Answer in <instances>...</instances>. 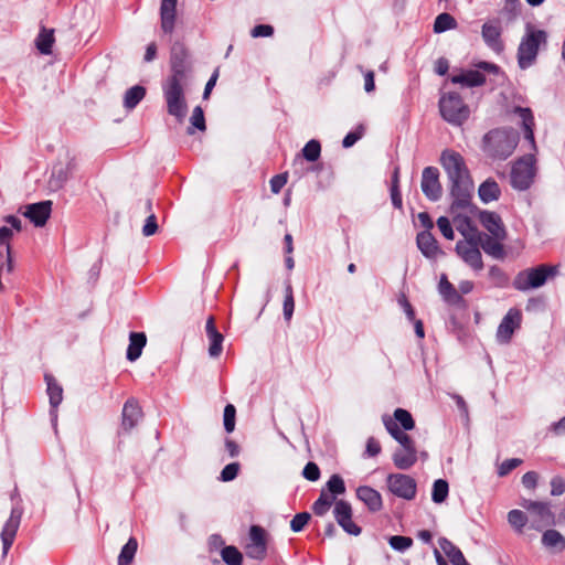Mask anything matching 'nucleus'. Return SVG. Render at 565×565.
Listing matches in <instances>:
<instances>
[{
	"instance_id": "e2e57ef3",
	"label": "nucleus",
	"mask_w": 565,
	"mask_h": 565,
	"mask_svg": "<svg viewBox=\"0 0 565 565\" xmlns=\"http://www.w3.org/2000/svg\"><path fill=\"white\" fill-rule=\"evenodd\" d=\"M302 475L309 481H317L320 478V469L317 463L309 461L305 466Z\"/></svg>"
},
{
	"instance_id": "39448f33",
	"label": "nucleus",
	"mask_w": 565,
	"mask_h": 565,
	"mask_svg": "<svg viewBox=\"0 0 565 565\" xmlns=\"http://www.w3.org/2000/svg\"><path fill=\"white\" fill-rule=\"evenodd\" d=\"M441 117L454 126H461L470 116V109L458 93L444 94L439 99Z\"/></svg>"
},
{
	"instance_id": "7ed1b4c3",
	"label": "nucleus",
	"mask_w": 565,
	"mask_h": 565,
	"mask_svg": "<svg viewBox=\"0 0 565 565\" xmlns=\"http://www.w3.org/2000/svg\"><path fill=\"white\" fill-rule=\"evenodd\" d=\"M186 82L166 81L162 85L163 97L167 104V111L173 116L178 122H182L188 113L185 99Z\"/></svg>"
},
{
	"instance_id": "4c0bfd02",
	"label": "nucleus",
	"mask_w": 565,
	"mask_h": 565,
	"mask_svg": "<svg viewBox=\"0 0 565 565\" xmlns=\"http://www.w3.org/2000/svg\"><path fill=\"white\" fill-rule=\"evenodd\" d=\"M439 546L443 552L447 555L452 565H458L465 556L462 552L448 539L441 537L439 540Z\"/></svg>"
},
{
	"instance_id": "dca6fc26",
	"label": "nucleus",
	"mask_w": 565,
	"mask_h": 565,
	"mask_svg": "<svg viewBox=\"0 0 565 565\" xmlns=\"http://www.w3.org/2000/svg\"><path fill=\"white\" fill-rule=\"evenodd\" d=\"M52 212V202L42 201L38 203L28 204L23 215L28 217L35 226H44Z\"/></svg>"
},
{
	"instance_id": "f03ea898",
	"label": "nucleus",
	"mask_w": 565,
	"mask_h": 565,
	"mask_svg": "<svg viewBox=\"0 0 565 565\" xmlns=\"http://www.w3.org/2000/svg\"><path fill=\"white\" fill-rule=\"evenodd\" d=\"M519 134L513 129L494 128L482 138V151L494 160H505L515 150Z\"/></svg>"
},
{
	"instance_id": "49530a36",
	"label": "nucleus",
	"mask_w": 565,
	"mask_h": 565,
	"mask_svg": "<svg viewBox=\"0 0 565 565\" xmlns=\"http://www.w3.org/2000/svg\"><path fill=\"white\" fill-rule=\"evenodd\" d=\"M489 278L492 280L493 286L504 288L509 284V277L499 266H491L489 269Z\"/></svg>"
},
{
	"instance_id": "7c9ffc66",
	"label": "nucleus",
	"mask_w": 565,
	"mask_h": 565,
	"mask_svg": "<svg viewBox=\"0 0 565 565\" xmlns=\"http://www.w3.org/2000/svg\"><path fill=\"white\" fill-rule=\"evenodd\" d=\"M147 343V337L143 332H131L129 335V345L127 349V359L136 361L142 352Z\"/></svg>"
},
{
	"instance_id": "20e7f679",
	"label": "nucleus",
	"mask_w": 565,
	"mask_h": 565,
	"mask_svg": "<svg viewBox=\"0 0 565 565\" xmlns=\"http://www.w3.org/2000/svg\"><path fill=\"white\" fill-rule=\"evenodd\" d=\"M557 274V267L542 264L534 268H527L518 273L513 279V287L520 291L542 287L550 277Z\"/></svg>"
},
{
	"instance_id": "e433bc0d",
	"label": "nucleus",
	"mask_w": 565,
	"mask_h": 565,
	"mask_svg": "<svg viewBox=\"0 0 565 565\" xmlns=\"http://www.w3.org/2000/svg\"><path fill=\"white\" fill-rule=\"evenodd\" d=\"M335 502L334 495L322 490L319 498L312 504V511L316 515L322 516L333 504L335 505Z\"/></svg>"
},
{
	"instance_id": "a19ab883",
	"label": "nucleus",
	"mask_w": 565,
	"mask_h": 565,
	"mask_svg": "<svg viewBox=\"0 0 565 565\" xmlns=\"http://www.w3.org/2000/svg\"><path fill=\"white\" fill-rule=\"evenodd\" d=\"M221 557L227 565H241L243 561L242 553L233 545L223 546Z\"/></svg>"
},
{
	"instance_id": "ea45409f",
	"label": "nucleus",
	"mask_w": 565,
	"mask_h": 565,
	"mask_svg": "<svg viewBox=\"0 0 565 565\" xmlns=\"http://www.w3.org/2000/svg\"><path fill=\"white\" fill-rule=\"evenodd\" d=\"M457 28V21L456 19L447 12H443L438 14L434 22V32L435 33H443L448 30H454Z\"/></svg>"
},
{
	"instance_id": "9d476101",
	"label": "nucleus",
	"mask_w": 565,
	"mask_h": 565,
	"mask_svg": "<svg viewBox=\"0 0 565 565\" xmlns=\"http://www.w3.org/2000/svg\"><path fill=\"white\" fill-rule=\"evenodd\" d=\"M522 323V312L516 308H511L501 320L495 338L501 344H508L511 342L513 333L520 329Z\"/></svg>"
},
{
	"instance_id": "b1692460",
	"label": "nucleus",
	"mask_w": 565,
	"mask_h": 565,
	"mask_svg": "<svg viewBox=\"0 0 565 565\" xmlns=\"http://www.w3.org/2000/svg\"><path fill=\"white\" fill-rule=\"evenodd\" d=\"M457 230L462 234L465 239L458 241L457 243H469L471 246L480 247L486 233L479 232L478 228L472 224L470 218L466 217Z\"/></svg>"
},
{
	"instance_id": "1a4fd4ad",
	"label": "nucleus",
	"mask_w": 565,
	"mask_h": 565,
	"mask_svg": "<svg viewBox=\"0 0 565 565\" xmlns=\"http://www.w3.org/2000/svg\"><path fill=\"white\" fill-rule=\"evenodd\" d=\"M390 491L402 499L413 500L416 495L417 484L414 478L403 473H391L387 477Z\"/></svg>"
},
{
	"instance_id": "79ce46f5",
	"label": "nucleus",
	"mask_w": 565,
	"mask_h": 565,
	"mask_svg": "<svg viewBox=\"0 0 565 565\" xmlns=\"http://www.w3.org/2000/svg\"><path fill=\"white\" fill-rule=\"evenodd\" d=\"M321 154V145L318 140H309L302 148V156L307 161L313 162L319 159Z\"/></svg>"
},
{
	"instance_id": "ddd939ff",
	"label": "nucleus",
	"mask_w": 565,
	"mask_h": 565,
	"mask_svg": "<svg viewBox=\"0 0 565 565\" xmlns=\"http://www.w3.org/2000/svg\"><path fill=\"white\" fill-rule=\"evenodd\" d=\"M501 20L498 18L488 20L481 28V35L484 43L498 54L502 53L504 50V43L501 39Z\"/></svg>"
},
{
	"instance_id": "3c124183",
	"label": "nucleus",
	"mask_w": 565,
	"mask_h": 565,
	"mask_svg": "<svg viewBox=\"0 0 565 565\" xmlns=\"http://www.w3.org/2000/svg\"><path fill=\"white\" fill-rule=\"evenodd\" d=\"M329 494L338 495L345 492V486L343 479L339 475H333L327 482Z\"/></svg>"
},
{
	"instance_id": "2eb2a0df",
	"label": "nucleus",
	"mask_w": 565,
	"mask_h": 565,
	"mask_svg": "<svg viewBox=\"0 0 565 565\" xmlns=\"http://www.w3.org/2000/svg\"><path fill=\"white\" fill-rule=\"evenodd\" d=\"M142 415L138 401L134 397L128 398L121 412V429L125 433H130L142 418Z\"/></svg>"
},
{
	"instance_id": "6ab92c4d",
	"label": "nucleus",
	"mask_w": 565,
	"mask_h": 565,
	"mask_svg": "<svg viewBox=\"0 0 565 565\" xmlns=\"http://www.w3.org/2000/svg\"><path fill=\"white\" fill-rule=\"evenodd\" d=\"M20 521L21 512L18 509H13L11 511L10 518L6 522L1 532V540L4 553H7L11 545L13 544L14 537L20 525Z\"/></svg>"
},
{
	"instance_id": "c03bdc74",
	"label": "nucleus",
	"mask_w": 565,
	"mask_h": 565,
	"mask_svg": "<svg viewBox=\"0 0 565 565\" xmlns=\"http://www.w3.org/2000/svg\"><path fill=\"white\" fill-rule=\"evenodd\" d=\"M190 121L192 127L188 128L189 135H192L194 132L193 128H196L201 131H204L206 129L204 113L201 106L194 107Z\"/></svg>"
},
{
	"instance_id": "0e129e2a",
	"label": "nucleus",
	"mask_w": 565,
	"mask_h": 565,
	"mask_svg": "<svg viewBox=\"0 0 565 565\" xmlns=\"http://www.w3.org/2000/svg\"><path fill=\"white\" fill-rule=\"evenodd\" d=\"M382 451L380 441L374 437H369L366 440L365 455L367 457H375Z\"/></svg>"
},
{
	"instance_id": "473e14b6",
	"label": "nucleus",
	"mask_w": 565,
	"mask_h": 565,
	"mask_svg": "<svg viewBox=\"0 0 565 565\" xmlns=\"http://www.w3.org/2000/svg\"><path fill=\"white\" fill-rule=\"evenodd\" d=\"M439 292L443 298L451 305H458L462 301V297L455 286L447 279L446 275H443L439 281Z\"/></svg>"
},
{
	"instance_id": "bf43d9fd",
	"label": "nucleus",
	"mask_w": 565,
	"mask_h": 565,
	"mask_svg": "<svg viewBox=\"0 0 565 565\" xmlns=\"http://www.w3.org/2000/svg\"><path fill=\"white\" fill-rule=\"evenodd\" d=\"M287 180V173L274 175L269 181L271 192L274 194H278L281 191V189L286 185Z\"/></svg>"
},
{
	"instance_id": "0eeeda50",
	"label": "nucleus",
	"mask_w": 565,
	"mask_h": 565,
	"mask_svg": "<svg viewBox=\"0 0 565 565\" xmlns=\"http://www.w3.org/2000/svg\"><path fill=\"white\" fill-rule=\"evenodd\" d=\"M535 177V157L526 154L516 160L511 170V184L514 189L526 190Z\"/></svg>"
},
{
	"instance_id": "4d7b16f0",
	"label": "nucleus",
	"mask_w": 565,
	"mask_h": 565,
	"mask_svg": "<svg viewBox=\"0 0 565 565\" xmlns=\"http://www.w3.org/2000/svg\"><path fill=\"white\" fill-rule=\"evenodd\" d=\"M383 424L388 431V434L397 441L399 436H402L405 431H403L398 424L390 416L385 415L383 416Z\"/></svg>"
},
{
	"instance_id": "f3484780",
	"label": "nucleus",
	"mask_w": 565,
	"mask_h": 565,
	"mask_svg": "<svg viewBox=\"0 0 565 565\" xmlns=\"http://www.w3.org/2000/svg\"><path fill=\"white\" fill-rule=\"evenodd\" d=\"M523 507L533 516V522L539 523L540 526H548L555 523L554 514L547 503L540 501H526Z\"/></svg>"
},
{
	"instance_id": "bb28decb",
	"label": "nucleus",
	"mask_w": 565,
	"mask_h": 565,
	"mask_svg": "<svg viewBox=\"0 0 565 565\" xmlns=\"http://www.w3.org/2000/svg\"><path fill=\"white\" fill-rule=\"evenodd\" d=\"M392 460L397 469L408 470L417 462V449L397 448L392 456Z\"/></svg>"
},
{
	"instance_id": "5fc2aeb1",
	"label": "nucleus",
	"mask_w": 565,
	"mask_h": 565,
	"mask_svg": "<svg viewBox=\"0 0 565 565\" xmlns=\"http://www.w3.org/2000/svg\"><path fill=\"white\" fill-rule=\"evenodd\" d=\"M236 408L233 404H227L224 408V428L227 433L235 429Z\"/></svg>"
},
{
	"instance_id": "680f3d73",
	"label": "nucleus",
	"mask_w": 565,
	"mask_h": 565,
	"mask_svg": "<svg viewBox=\"0 0 565 565\" xmlns=\"http://www.w3.org/2000/svg\"><path fill=\"white\" fill-rule=\"evenodd\" d=\"M158 231V223H157V217L154 215V213H150L147 218H146V223L142 227V234L143 236H151V235H154Z\"/></svg>"
},
{
	"instance_id": "9b49d317",
	"label": "nucleus",
	"mask_w": 565,
	"mask_h": 565,
	"mask_svg": "<svg viewBox=\"0 0 565 565\" xmlns=\"http://www.w3.org/2000/svg\"><path fill=\"white\" fill-rule=\"evenodd\" d=\"M248 557L263 561L267 555L266 531L259 525H252L249 529V543L245 546Z\"/></svg>"
},
{
	"instance_id": "de8ad7c7",
	"label": "nucleus",
	"mask_w": 565,
	"mask_h": 565,
	"mask_svg": "<svg viewBox=\"0 0 565 565\" xmlns=\"http://www.w3.org/2000/svg\"><path fill=\"white\" fill-rule=\"evenodd\" d=\"M284 317L289 321L292 317L295 309L294 291L290 284H287L285 288V300H284Z\"/></svg>"
},
{
	"instance_id": "a18cd8bd",
	"label": "nucleus",
	"mask_w": 565,
	"mask_h": 565,
	"mask_svg": "<svg viewBox=\"0 0 565 565\" xmlns=\"http://www.w3.org/2000/svg\"><path fill=\"white\" fill-rule=\"evenodd\" d=\"M396 423H399L404 430H412L415 427V422L412 414L404 408H396L394 411V418Z\"/></svg>"
},
{
	"instance_id": "13d9d810",
	"label": "nucleus",
	"mask_w": 565,
	"mask_h": 565,
	"mask_svg": "<svg viewBox=\"0 0 565 565\" xmlns=\"http://www.w3.org/2000/svg\"><path fill=\"white\" fill-rule=\"evenodd\" d=\"M239 470V463L238 462H232L226 465L223 470L221 471V480L222 481H232L237 477Z\"/></svg>"
},
{
	"instance_id": "8fccbe9b",
	"label": "nucleus",
	"mask_w": 565,
	"mask_h": 565,
	"mask_svg": "<svg viewBox=\"0 0 565 565\" xmlns=\"http://www.w3.org/2000/svg\"><path fill=\"white\" fill-rule=\"evenodd\" d=\"M508 521L511 526L521 532L522 527L526 524L527 518L521 510H511L508 513Z\"/></svg>"
},
{
	"instance_id": "58836bf2",
	"label": "nucleus",
	"mask_w": 565,
	"mask_h": 565,
	"mask_svg": "<svg viewBox=\"0 0 565 565\" xmlns=\"http://www.w3.org/2000/svg\"><path fill=\"white\" fill-rule=\"evenodd\" d=\"M138 548V542L135 537H130L122 546L118 556V565H130L134 561Z\"/></svg>"
},
{
	"instance_id": "338daca9",
	"label": "nucleus",
	"mask_w": 565,
	"mask_h": 565,
	"mask_svg": "<svg viewBox=\"0 0 565 565\" xmlns=\"http://www.w3.org/2000/svg\"><path fill=\"white\" fill-rule=\"evenodd\" d=\"M565 492V480L561 477H554L551 480V494L562 495Z\"/></svg>"
},
{
	"instance_id": "cd10ccee",
	"label": "nucleus",
	"mask_w": 565,
	"mask_h": 565,
	"mask_svg": "<svg viewBox=\"0 0 565 565\" xmlns=\"http://www.w3.org/2000/svg\"><path fill=\"white\" fill-rule=\"evenodd\" d=\"M504 239L505 238H498L495 236L486 234L480 247L484 250L486 254L492 256L493 258L503 259L505 257V250L502 244Z\"/></svg>"
},
{
	"instance_id": "6e6d98bb",
	"label": "nucleus",
	"mask_w": 565,
	"mask_h": 565,
	"mask_svg": "<svg viewBox=\"0 0 565 565\" xmlns=\"http://www.w3.org/2000/svg\"><path fill=\"white\" fill-rule=\"evenodd\" d=\"M523 462L522 459L520 458H511V459H507L504 460L498 468V475L500 477H505L508 476L512 470H514L515 468H518L519 466H521Z\"/></svg>"
},
{
	"instance_id": "f257e3e1",
	"label": "nucleus",
	"mask_w": 565,
	"mask_h": 565,
	"mask_svg": "<svg viewBox=\"0 0 565 565\" xmlns=\"http://www.w3.org/2000/svg\"><path fill=\"white\" fill-rule=\"evenodd\" d=\"M440 164L450 182L452 209H466L471 201L473 183L463 157L455 150L447 149L441 152Z\"/></svg>"
},
{
	"instance_id": "a211bd4d",
	"label": "nucleus",
	"mask_w": 565,
	"mask_h": 565,
	"mask_svg": "<svg viewBox=\"0 0 565 565\" xmlns=\"http://www.w3.org/2000/svg\"><path fill=\"white\" fill-rule=\"evenodd\" d=\"M456 253L473 270L480 271L483 269V260L479 247L471 246L469 243H457Z\"/></svg>"
},
{
	"instance_id": "774afa93",
	"label": "nucleus",
	"mask_w": 565,
	"mask_h": 565,
	"mask_svg": "<svg viewBox=\"0 0 565 565\" xmlns=\"http://www.w3.org/2000/svg\"><path fill=\"white\" fill-rule=\"evenodd\" d=\"M539 473L535 471H527L522 477V484L526 489H534L537 484Z\"/></svg>"
},
{
	"instance_id": "69168bd1",
	"label": "nucleus",
	"mask_w": 565,
	"mask_h": 565,
	"mask_svg": "<svg viewBox=\"0 0 565 565\" xmlns=\"http://www.w3.org/2000/svg\"><path fill=\"white\" fill-rule=\"evenodd\" d=\"M274 33V28L269 24H258L253 28L250 34L253 38L270 36Z\"/></svg>"
},
{
	"instance_id": "603ef678",
	"label": "nucleus",
	"mask_w": 565,
	"mask_h": 565,
	"mask_svg": "<svg viewBox=\"0 0 565 565\" xmlns=\"http://www.w3.org/2000/svg\"><path fill=\"white\" fill-rule=\"evenodd\" d=\"M388 543L392 548L403 552L413 545V540L408 536L394 535L390 537Z\"/></svg>"
},
{
	"instance_id": "aec40b11",
	"label": "nucleus",
	"mask_w": 565,
	"mask_h": 565,
	"mask_svg": "<svg viewBox=\"0 0 565 565\" xmlns=\"http://www.w3.org/2000/svg\"><path fill=\"white\" fill-rule=\"evenodd\" d=\"M512 113L518 115L521 119V125L524 130V138L531 143V148L536 151V145L534 139V116L530 108L515 106Z\"/></svg>"
},
{
	"instance_id": "423d86ee",
	"label": "nucleus",
	"mask_w": 565,
	"mask_h": 565,
	"mask_svg": "<svg viewBox=\"0 0 565 565\" xmlns=\"http://www.w3.org/2000/svg\"><path fill=\"white\" fill-rule=\"evenodd\" d=\"M545 42L546 32L543 30H531L526 33L518 49V62L521 68H527L533 64L540 45Z\"/></svg>"
},
{
	"instance_id": "37998d69",
	"label": "nucleus",
	"mask_w": 565,
	"mask_h": 565,
	"mask_svg": "<svg viewBox=\"0 0 565 565\" xmlns=\"http://www.w3.org/2000/svg\"><path fill=\"white\" fill-rule=\"evenodd\" d=\"M448 482L444 479H438L433 484L431 499L435 503H441L448 495Z\"/></svg>"
},
{
	"instance_id": "72a5a7b5",
	"label": "nucleus",
	"mask_w": 565,
	"mask_h": 565,
	"mask_svg": "<svg viewBox=\"0 0 565 565\" xmlns=\"http://www.w3.org/2000/svg\"><path fill=\"white\" fill-rule=\"evenodd\" d=\"M542 544L546 548L562 552L565 548V537L556 530H546L542 535Z\"/></svg>"
},
{
	"instance_id": "c756f323",
	"label": "nucleus",
	"mask_w": 565,
	"mask_h": 565,
	"mask_svg": "<svg viewBox=\"0 0 565 565\" xmlns=\"http://www.w3.org/2000/svg\"><path fill=\"white\" fill-rule=\"evenodd\" d=\"M44 380L46 382V391L50 399V405L53 409H56L57 406L63 401V388L57 383L55 377L51 374H45ZM53 413H56V411H53ZM56 416V414H54Z\"/></svg>"
},
{
	"instance_id": "09e8293b",
	"label": "nucleus",
	"mask_w": 565,
	"mask_h": 565,
	"mask_svg": "<svg viewBox=\"0 0 565 565\" xmlns=\"http://www.w3.org/2000/svg\"><path fill=\"white\" fill-rule=\"evenodd\" d=\"M520 13V2L519 0H505L504 7L501 10V14L507 19V21H513Z\"/></svg>"
},
{
	"instance_id": "412c9836",
	"label": "nucleus",
	"mask_w": 565,
	"mask_h": 565,
	"mask_svg": "<svg viewBox=\"0 0 565 565\" xmlns=\"http://www.w3.org/2000/svg\"><path fill=\"white\" fill-rule=\"evenodd\" d=\"M480 222L482 226L489 232L490 236L507 238L508 234L499 214L494 212H482L480 214Z\"/></svg>"
},
{
	"instance_id": "f704fd0d",
	"label": "nucleus",
	"mask_w": 565,
	"mask_h": 565,
	"mask_svg": "<svg viewBox=\"0 0 565 565\" xmlns=\"http://www.w3.org/2000/svg\"><path fill=\"white\" fill-rule=\"evenodd\" d=\"M478 193H479V198L482 202L489 203V202H492V201L499 199L500 188H499V184L494 180L488 179L483 183H481V185L479 186Z\"/></svg>"
},
{
	"instance_id": "f8f14e48",
	"label": "nucleus",
	"mask_w": 565,
	"mask_h": 565,
	"mask_svg": "<svg viewBox=\"0 0 565 565\" xmlns=\"http://www.w3.org/2000/svg\"><path fill=\"white\" fill-rule=\"evenodd\" d=\"M420 189L424 195L430 201H438L443 194V186L439 181V171L435 167H426L422 172Z\"/></svg>"
},
{
	"instance_id": "4468645a",
	"label": "nucleus",
	"mask_w": 565,
	"mask_h": 565,
	"mask_svg": "<svg viewBox=\"0 0 565 565\" xmlns=\"http://www.w3.org/2000/svg\"><path fill=\"white\" fill-rule=\"evenodd\" d=\"M334 519L338 524L350 535H359L361 527L352 521L351 504L344 500H338L333 509Z\"/></svg>"
},
{
	"instance_id": "393cba45",
	"label": "nucleus",
	"mask_w": 565,
	"mask_h": 565,
	"mask_svg": "<svg viewBox=\"0 0 565 565\" xmlns=\"http://www.w3.org/2000/svg\"><path fill=\"white\" fill-rule=\"evenodd\" d=\"M356 497L372 512H377L383 507L382 497H381L380 492L369 486L359 487L356 489Z\"/></svg>"
},
{
	"instance_id": "c9c22d12",
	"label": "nucleus",
	"mask_w": 565,
	"mask_h": 565,
	"mask_svg": "<svg viewBox=\"0 0 565 565\" xmlns=\"http://www.w3.org/2000/svg\"><path fill=\"white\" fill-rule=\"evenodd\" d=\"M146 96V88L140 85H135L127 89L124 96V107L126 109H134Z\"/></svg>"
},
{
	"instance_id": "6e6552de",
	"label": "nucleus",
	"mask_w": 565,
	"mask_h": 565,
	"mask_svg": "<svg viewBox=\"0 0 565 565\" xmlns=\"http://www.w3.org/2000/svg\"><path fill=\"white\" fill-rule=\"evenodd\" d=\"M188 58L189 52L186 47L182 43H174L170 56L171 74L166 81L186 82V73L190 71Z\"/></svg>"
},
{
	"instance_id": "052dcab7",
	"label": "nucleus",
	"mask_w": 565,
	"mask_h": 565,
	"mask_svg": "<svg viewBox=\"0 0 565 565\" xmlns=\"http://www.w3.org/2000/svg\"><path fill=\"white\" fill-rule=\"evenodd\" d=\"M437 226L445 238L454 239V230L449 220L446 216H440L437 220Z\"/></svg>"
},
{
	"instance_id": "4be33fe9",
	"label": "nucleus",
	"mask_w": 565,
	"mask_h": 565,
	"mask_svg": "<svg viewBox=\"0 0 565 565\" xmlns=\"http://www.w3.org/2000/svg\"><path fill=\"white\" fill-rule=\"evenodd\" d=\"M205 330L210 341L209 353L212 358H217L223 350L222 344L224 341V337L221 332L217 331L213 316H210L207 318Z\"/></svg>"
},
{
	"instance_id": "864d4df0",
	"label": "nucleus",
	"mask_w": 565,
	"mask_h": 565,
	"mask_svg": "<svg viewBox=\"0 0 565 565\" xmlns=\"http://www.w3.org/2000/svg\"><path fill=\"white\" fill-rule=\"evenodd\" d=\"M311 515L308 512L297 513L290 521V529L292 532H301L310 521Z\"/></svg>"
},
{
	"instance_id": "c85d7f7f",
	"label": "nucleus",
	"mask_w": 565,
	"mask_h": 565,
	"mask_svg": "<svg viewBox=\"0 0 565 565\" xmlns=\"http://www.w3.org/2000/svg\"><path fill=\"white\" fill-rule=\"evenodd\" d=\"M454 84H460L467 87H477L486 83V76L479 71H467L457 75L451 76Z\"/></svg>"
},
{
	"instance_id": "a878e982",
	"label": "nucleus",
	"mask_w": 565,
	"mask_h": 565,
	"mask_svg": "<svg viewBox=\"0 0 565 565\" xmlns=\"http://www.w3.org/2000/svg\"><path fill=\"white\" fill-rule=\"evenodd\" d=\"M177 0H162L160 7L161 29L164 33H172L175 22Z\"/></svg>"
},
{
	"instance_id": "5701e85b",
	"label": "nucleus",
	"mask_w": 565,
	"mask_h": 565,
	"mask_svg": "<svg viewBox=\"0 0 565 565\" xmlns=\"http://www.w3.org/2000/svg\"><path fill=\"white\" fill-rule=\"evenodd\" d=\"M416 243L419 250L427 258H436L440 253L438 242L434 235L428 231H423L417 234Z\"/></svg>"
},
{
	"instance_id": "2f4dec72",
	"label": "nucleus",
	"mask_w": 565,
	"mask_h": 565,
	"mask_svg": "<svg viewBox=\"0 0 565 565\" xmlns=\"http://www.w3.org/2000/svg\"><path fill=\"white\" fill-rule=\"evenodd\" d=\"M54 42V30L42 26L35 39V46L39 52L44 55L51 54Z\"/></svg>"
}]
</instances>
